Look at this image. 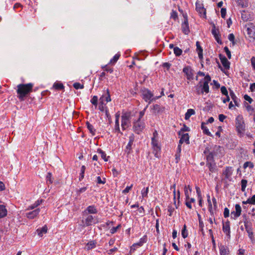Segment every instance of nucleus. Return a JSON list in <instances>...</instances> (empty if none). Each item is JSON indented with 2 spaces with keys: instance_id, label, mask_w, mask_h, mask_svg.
<instances>
[{
  "instance_id": "nucleus-1",
  "label": "nucleus",
  "mask_w": 255,
  "mask_h": 255,
  "mask_svg": "<svg viewBox=\"0 0 255 255\" xmlns=\"http://www.w3.org/2000/svg\"><path fill=\"white\" fill-rule=\"evenodd\" d=\"M33 84L32 83L20 84L17 85V97L20 101H23L25 97L29 94L32 90Z\"/></svg>"
},
{
  "instance_id": "nucleus-2",
  "label": "nucleus",
  "mask_w": 255,
  "mask_h": 255,
  "mask_svg": "<svg viewBox=\"0 0 255 255\" xmlns=\"http://www.w3.org/2000/svg\"><path fill=\"white\" fill-rule=\"evenodd\" d=\"M151 147L154 156L157 158H159L161 154V144L159 136L156 130L154 131L151 137Z\"/></svg>"
},
{
  "instance_id": "nucleus-3",
  "label": "nucleus",
  "mask_w": 255,
  "mask_h": 255,
  "mask_svg": "<svg viewBox=\"0 0 255 255\" xmlns=\"http://www.w3.org/2000/svg\"><path fill=\"white\" fill-rule=\"evenodd\" d=\"M179 11L180 12V14L178 17V19L179 22L181 23L182 31L184 34H188L190 32V29L187 14L186 13H184L179 8Z\"/></svg>"
},
{
  "instance_id": "nucleus-4",
  "label": "nucleus",
  "mask_w": 255,
  "mask_h": 255,
  "mask_svg": "<svg viewBox=\"0 0 255 255\" xmlns=\"http://www.w3.org/2000/svg\"><path fill=\"white\" fill-rule=\"evenodd\" d=\"M236 127L238 132L243 136L246 130V126L242 116L239 115L236 119Z\"/></svg>"
},
{
  "instance_id": "nucleus-5",
  "label": "nucleus",
  "mask_w": 255,
  "mask_h": 255,
  "mask_svg": "<svg viewBox=\"0 0 255 255\" xmlns=\"http://www.w3.org/2000/svg\"><path fill=\"white\" fill-rule=\"evenodd\" d=\"M131 114L130 112H124L121 116V127L123 130H126L130 126Z\"/></svg>"
},
{
  "instance_id": "nucleus-6",
  "label": "nucleus",
  "mask_w": 255,
  "mask_h": 255,
  "mask_svg": "<svg viewBox=\"0 0 255 255\" xmlns=\"http://www.w3.org/2000/svg\"><path fill=\"white\" fill-rule=\"evenodd\" d=\"M161 96V95L154 97L152 92L147 89H144L142 91V98L145 102H148V104H150L151 101L159 99Z\"/></svg>"
},
{
  "instance_id": "nucleus-7",
  "label": "nucleus",
  "mask_w": 255,
  "mask_h": 255,
  "mask_svg": "<svg viewBox=\"0 0 255 255\" xmlns=\"http://www.w3.org/2000/svg\"><path fill=\"white\" fill-rule=\"evenodd\" d=\"M82 223L85 226H90L93 224L99 223L97 217L93 216L91 215H87L86 218L82 220Z\"/></svg>"
},
{
  "instance_id": "nucleus-8",
  "label": "nucleus",
  "mask_w": 255,
  "mask_h": 255,
  "mask_svg": "<svg viewBox=\"0 0 255 255\" xmlns=\"http://www.w3.org/2000/svg\"><path fill=\"white\" fill-rule=\"evenodd\" d=\"M145 128V123L141 120H137L133 123V129L137 134H140Z\"/></svg>"
},
{
  "instance_id": "nucleus-9",
  "label": "nucleus",
  "mask_w": 255,
  "mask_h": 255,
  "mask_svg": "<svg viewBox=\"0 0 255 255\" xmlns=\"http://www.w3.org/2000/svg\"><path fill=\"white\" fill-rule=\"evenodd\" d=\"M246 32L249 38L254 40L255 38V27L252 24L246 25Z\"/></svg>"
},
{
  "instance_id": "nucleus-10",
  "label": "nucleus",
  "mask_w": 255,
  "mask_h": 255,
  "mask_svg": "<svg viewBox=\"0 0 255 255\" xmlns=\"http://www.w3.org/2000/svg\"><path fill=\"white\" fill-rule=\"evenodd\" d=\"M196 10L198 12L200 16L205 18L206 16V9L204 7L203 4L200 1H197L196 2Z\"/></svg>"
},
{
  "instance_id": "nucleus-11",
  "label": "nucleus",
  "mask_w": 255,
  "mask_h": 255,
  "mask_svg": "<svg viewBox=\"0 0 255 255\" xmlns=\"http://www.w3.org/2000/svg\"><path fill=\"white\" fill-rule=\"evenodd\" d=\"M183 130H180L178 132V134L180 137L179 143L178 145V148L180 150V144L183 142L188 144L189 142V136L187 133L183 132Z\"/></svg>"
},
{
  "instance_id": "nucleus-12",
  "label": "nucleus",
  "mask_w": 255,
  "mask_h": 255,
  "mask_svg": "<svg viewBox=\"0 0 255 255\" xmlns=\"http://www.w3.org/2000/svg\"><path fill=\"white\" fill-rule=\"evenodd\" d=\"M183 72L188 80H193L194 78V71L190 66H186L183 69Z\"/></svg>"
},
{
  "instance_id": "nucleus-13",
  "label": "nucleus",
  "mask_w": 255,
  "mask_h": 255,
  "mask_svg": "<svg viewBox=\"0 0 255 255\" xmlns=\"http://www.w3.org/2000/svg\"><path fill=\"white\" fill-rule=\"evenodd\" d=\"M211 81V78L209 76L207 75L204 78V81L202 85L201 93H208L209 92V83Z\"/></svg>"
},
{
  "instance_id": "nucleus-14",
  "label": "nucleus",
  "mask_w": 255,
  "mask_h": 255,
  "mask_svg": "<svg viewBox=\"0 0 255 255\" xmlns=\"http://www.w3.org/2000/svg\"><path fill=\"white\" fill-rule=\"evenodd\" d=\"M40 211L39 208L36 209L32 211L27 212L25 214V217L29 219H33L38 216Z\"/></svg>"
},
{
  "instance_id": "nucleus-15",
  "label": "nucleus",
  "mask_w": 255,
  "mask_h": 255,
  "mask_svg": "<svg viewBox=\"0 0 255 255\" xmlns=\"http://www.w3.org/2000/svg\"><path fill=\"white\" fill-rule=\"evenodd\" d=\"M100 101L102 104H106L108 102L111 101V98L110 94V91L109 89H107L106 93L105 95H102V96L100 98Z\"/></svg>"
},
{
  "instance_id": "nucleus-16",
  "label": "nucleus",
  "mask_w": 255,
  "mask_h": 255,
  "mask_svg": "<svg viewBox=\"0 0 255 255\" xmlns=\"http://www.w3.org/2000/svg\"><path fill=\"white\" fill-rule=\"evenodd\" d=\"M233 169L231 167H227L225 170L223 172V176H225V178L230 180L231 179V176L233 173Z\"/></svg>"
},
{
  "instance_id": "nucleus-17",
  "label": "nucleus",
  "mask_w": 255,
  "mask_h": 255,
  "mask_svg": "<svg viewBox=\"0 0 255 255\" xmlns=\"http://www.w3.org/2000/svg\"><path fill=\"white\" fill-rule=\"evenodd\" d=\"M223 231L226 234L228 238L230 237V226L229 222L223 224Z\"/></svg>"
},
{
  "instance_id": "nucleus-18",
  "label": "nucleus",
  "mask_w": 255,
  "mask_h": 255,
  "mask_svg": "<svg viewBox=\"0 0 255 255\" xmlns=\"http://www.w3.org/2000/svg\"><path fill=\"white\" fill-rule=\"evenodd\" d=\"M220 255H229V248L226 246L221 245L219 246Z\"/></svg>"
},
{
  "instance_id": "nucleus-19",
  "label": "nucleus",
  "mask_w": 255,
  "mask_h": 255,
  "mask_svg": "<svg viewBox=\"0 0 255 255\" xmlns=\"http://www.w3.org/2000/svg\"><path fill=\"white\" fill-rule=\"evenodd\" d=\"M84 213H87L88 214H97L98 213V210L94 205L89 206L85 210Z\"/></svg>"
},
{
  "instance_id": "nucleus-20",
  "label": "nucleus",
  "mask_w": 255,
  "mask_h": 255,
  "mask_svg": "<svg viewBox=\"0 0 255 255\" xmlns=\"http://www.w3.org/2000/svg\"><path fill=\"white\" fill-rule=\"evenodd\" d=\"M212 33L214 35V37H215V38L216 40L217 41V42L218 43H219V44H221L222 43V41H221V39H220V37H219L218 30L217 29H216L214 27L212 30Z\"/></svg>"
},
{
  "instance_id": "nucleus-21",
  "label": "nucleus",
  "mask_w": 255,
  "mask_h": 255,
  "mask_svg": "<svg viewBox=\"0 0 255 255\" xmlns=\"http://www.w3.org/2000/svg\"><path fill=\"white\" fill-rule=\"evenodd\" d=\"M7 214V211L5 206L3 205H0V219L5 217Z\"/></svg>"
},
{
  "instance_id": "nucleus-22",
  "label": "nucleus",
  "mask_w": 255,
  "mask_h": 255,
  "mask_svg": "<svg viewBox=\"0 0 255 255\" xmlns=\"http://www.w3.org/2000/svg\"><path fill=\"white\" fill-rule=\"evenodd\" d=\"M42 200H38L36 201L33 204L28 206L26 210H33L34 209L39 206L42 203Z\"/></svg>"
},
{
  "instance_id": "nucleus-23",
  "label": "nucleus",
  "mask_w": 255,
  "mask_h": 255,
  "mask_svg": "<svg viewBox=\"0 0 255 255\" xmlns=\"http://www.w3.org/2000/svg\"><path fill=\"white\" fill-rule=\"evenodd\" d=\"M163 110V108L161 107L158 105L156 104V105H154L153 106L152 111H153V113L154 114H159L160 113H161V112H162Z\"/></svg>"
},
{
  "instance_id": "nucleus-24",
  "label": "nucleus",
  "mask_w": 255,
  "mask_h": 255,
  "mask_svg": "<svg viewBox=\"0 0 255 255\" xmlns=\"http://www.w3.org/2000/svg\"><path fill=\"white\" fill-rule=\"evenodd\" d=\"M195 114V111L194 110L192 109H189L187 110V112L185 114V119L186 120H188L190 119L191 116L194 115Z\"/></svg>"
},
{
  "instance_id": "nucleus-25",
  "label": "nucleus",
  "mask_w": 255,
  "mask_h": 255,
  "mask_svg": "<svg viewBox=\"0 0 255 255\" xmlns=\"http://www.w3.org/2000/svg\"><path fill=\"white\" fill-rule=\"evenodd\" d=\"M97 152L101 155L102 158L105 161H108L109 156H107L106 153H105V151H104L100 148H98L97 150Z\"/></svg>"
},
{
  "instance_id": "nucleus-26",
  "label": "nucleus",
  "mask_w": 255,
  "mask_h": 255,
  "mask_svg": "<svg viewBox=\"0 0 255 255\" xmlns=\"http://www.w3.org/2000/svg\"><path fill=\"white\" fill-rule=\"evenodd\" d=\"M113 132L116 133L122 134V132L121 131V130H120L119 121H115L114 128H113Z\"/></svg>"
},
{
  "instance_id": "nucleus-27",
  "label": "nucleus",
  "mask_w": 255,
  "mask_h": 255,
  "mask_svg": "<svg viewBox=\"0 0 255 255\" xmlns=\"http://www.w3.org/2000/svg\"><path fill=\"white\" fill-rule=\"evenodd\" d=\"M246 231L248 234L249 237L250 238L252 243L255 241L253 235V232L252 228H249L248 226H245Z\"/></svg>"
},
{
  "instance_id": "nucleus-28",
  "label": "nucleus",
  "mask_w": 255,
  "mask_h": 255,
  "mask_svg": "<svg viewBox=\"0 0 255 255\" xmlns=\"http://www.w3.org/2000/svg\"><path fill=\"white\" fill-rule=\"evenodd\" d=\"M196 45L197 46V51L198 52L199 58L201 59L203 58V54H202L203 50L200 45L199 42L197 41L196 43Z\"/></svg>"
},
{
  "instance_id": "nucleus-29",
  "label": "nucleus",
  "mask_w": 255,
  "mask_h": 255,
  "mask_svg": "<svg viewBox=\"0 0 255 255\" xmlns=\"http://www.w3.org/2000/svg\"><path fill=\"white\" fill-rule=\"evenodd\" d=\"M87 128L89 130L90 132L93 135H95L96 129L94 128L93 126L90 124L88 122L86 123Z\"/></svg>"
},
{
  "instance_id": "nucleus-30",
  "label": "nucleus",
  "mask_w": 255,
  "mask_h": 255,
  "mask_svg": "<svg viewBox=\"0 0 255 255\" xmlns=\"http://www.w3.org/2000/svg\"><path fill=\"white\" fill-rule=\"evenodd\" d=\"M96 242L94 241H92L88 242L86 244V249L87 250H90L92 249H94L96 247Z\"/></svg>"
},
{
  "instance_id": "nucleus-31",
  "label": "nucleus",
  "mask_w": 255,
  "mask_h": 255,
  "mask_svg": "<svg viewBox=\"0 0 255 255\" xmlns=\"http://www.w3.org/2000/svg\"><path fill=\"white\" fill-rule=\"evenodd\" d=\"M47 228L46 226H44L42 228H41L40 229H38L37 230L38 235L40 237H42L43 236V234H45L47 232Z\"/></svg>"
},
{
  "instance_id": "nucleus-32",
  "label": "nucleus",
  "mask_w": 255,
  "mask_h": 255,
  "mask_svg": "<svg viewBox=\"0 0 255 255\" xmlns=\"http://www.w3.org/2000/svg\"><path fill=\"white\" fill-rule=\"evenodd\" d=\"M121 54L120 53H117L110 61V64L114 65L117 61L119 60Z\"/></svg>"
},
{
  "instance_id": "nucleus-33",
  "label": "nucleus",
  "mask_w": 255,
  "mask_h": 255,
  "mask_svg": "<svg viewBox=\"0 0 255 255\" xmlns=\"http://www.w3.org/2000/svg\"><path fill=\"white\" fill-rule=\"evenodd\" d=\"M221 62L225 69H228L230 68V62L226 58L222 59Z\"/></svg>"
},
{
  "instance_id": "nucleus-34",
  "label": "nucleus",
  "mask_w": 255,
  "mask_h": 255,
  "mask_svg": "<svg viewBox=\"0 0 255 255\" xmlns=\"http://www.w3.org/2000/svg\"><path fill=\"white\" fill-rule=\"evenodd\" d=\"M201 128L203 130V131L205 134H206L208 135H211V132L209 131L207 127L205 126V123H202Z\"/></svg>"
},
{
  "instance_id": "nucleus-35",
  "label": "nucleus",
  "mask_w": 255,
  "mask_h": 255,
  "mask_svg": "<svg viewBox=\"0 0 255 255\" xmlns=\"http://www.w3.org/2000/svg\"><path fill=\"white\" fill-rule=\"evenodd\" d=\"M53 88L58 90L63 89L64 87L62 83L56 82L53 85Z\"/></svg>"
},
{
  "instance_id": "nucleus-36",
  "label": "nucleus",
  "mask_w": 255,
  "mask_h": 255,
  "mask_svg": "<svg viewBox=\"0 0 255 255\" xmlns=\"http://www.w3.org/2000/svg\"><path fill=\"white\" fill-rule=\"evenodd\" d=\"M191 188L189 186H188V187L185 186L184 193H185V195L186 199H189V195H190V193H191Z\"/></svg>"
},
{
  "instance_id": "nucleus-37",
  "label": "nucleus",
  "mask_w": 255,
  "mask_h": 255,
  "mask_svg": "<svg viewBox=\"0 0 255 255\" xmlns=\"http://www.w3.org/2000/svg\"><path fill=\"white\" fill-rule=\"evenodd\" d=\"M86 169V167L84 165H82L81 168V172L80 174V176L79 177V179L80 181H81L84 177V173Z\"/></svg>"
},
{
  "instance_id": "nucleus-38",
  "label": "nucleus",
  "mask_w": 255,
  "mask_h": 255,
  "mask_svg": "<svg viewBox=\"0 0 255 255\" xmlns=\"http://www.w3.org/2000/svg\"><path fill=\"white\" fill-rule=\"evenodd\" d=\"M248 167L251 169H253L254 167V163L251 161H247L245 162L243 165L244 168L246 169Z\"/></svg>"
},
{
  "instance_id": "nucleus-39",
  "label": "nucleus",
  "mask_w": 255,
  "mask_h": 255,
  "mask_svg": "<svg viewBox=\"0 0 255 255\" xmlns=\"http://www.w3.org/2000/svg\"><path fill=\"white\" fill-rule=\"evenodd\" d=\"M148 193V187H147L145 188H143L141 191V196L142 198H144L147 197V194Z\"/></svg>"
},
{
  "instance_id": "nucleus-40",
  "label": "nucleus",
  "mask_w": 255,
  "mask_h": 255,
  "mask_svg": "<svg viewBox=\"0 0 255 255\" xmlns=\"http://www.w3.org/2000/svg\"><path fill=\"white\" fill-rule=\"evenodd\" d=\"M46 182L47 183L51 184L53 182L52 175L51 173L48 172L46 175Z\"/></svg>"
},
{
  "instance_id": "nucleus-41",
  "label": "nucleus",
  "mask_w": 255,
  "mask_h": 255,
  "mask_svg": "<svg viewBox=\"0 0 255 255\" xmlns=\"http://www.w3.org/2000/svg\"><path fill=\"white\" fill-rule=\"evenodd\" d=\"M245 105L246 110L249 113L250 115H252L254 111V109L252 106H251L250 105H249V104H248L247 103L245 104Z\"/></svg>"
},
{
  "instance_id": "nucleus-42",
  "label": "nucleus",
  "mask_w": 255,
  "mask_h": 255,
  "mask_svg": "<svg viewBox=\"0 0 255 255\" xmlns=\"http://www.w3.org/2000/svg\"><path fill=\"white\" fill-rule=\"evenodd\" d=\"M181 235L183 238H185L188 236V234L186 230V227L185 225H184V227L181 231Z\"/></svg>"
},
{
  "instance_id": "nucleus-43",
  "label": "nucleus",
  "mask_w": 255,
  "mask_h": 255,
  "mask_svg": "<svg viewBox=\"0 0 255 255\" xmlns=\"http://www.w3.org/2000/svg\"><path fill=\"white\" fill-rule=\"evenodd\" d=\"M90 101L96 107L98 105V97L97 96H93Z\"/></svg>"
},
{
  "instance_id": "nucleus-44",
  "label": "nucleus",
  "mask_w": 255,
  "mask_h": 255,
  "mask_svg": "<svg viewBox=\"0 0 255 255\" xmlns=\"http://www.w3.org/2000/svg\"><path fill=\"white\" fill-rule=\"evenodd\" d=\"M207 165L208 166L209 170L212 172H215L216 170V166L215 164H212L211 163L208 162Z\"/></svg>"
},
{
  "instance_id": "nucleus-45",
  "label": "nucleus",
  "mask_w": 255,
  "mask_h": 255,
  "mask_svg": "<svg viewBox=\"0 0 255 255\" xmlns=\"http://www.w3.org/2000/svg\"><path fill=\"white\" fill-rule=\"evenodd\" d=\"M247 185V181L245 179H243L241 181V186L242 191H245Z\"/></svg>"
},
{
  "instance_id": "nucleus-46",
  "label": "nucleus",
  "mask_w": 255,
  "mask_h": 255,
  "mask_svg": "<svg viewBox=\"0 0 255 255\" xmlns=\"http://www.w3.org/2000/svg\"><path fill=\"white\" fill-rule=\"evenodd\" d=\"M138 212L140 216L142 217L145 215V211L142 206H141L138 208Z\"/></svg>"
},
{
  "instance_id": "nucleus-47",
  "label": "nucleus",
  "mask_w": 255,
  "mask_h": 255,
  "mask_svg": "<svg viewBox=\"0 0 255 255\" xmlns=\"http://www.w3.org/2000/svg\"><path fill=\"white\" fill-rule=\"evenodd\" d=\"M73 87L76 89H82L84 88L83 85L79 83H75L73 84Z\"/></svg>"
},
{
  "instance_id": "nucleus-48",
  "label": "nucleus",
  "mask_w": 255,
  "mask_h": 255,
  "mask_svg": "<svg viewBox=\"0 0 255 255\" xmlns=\"http://www.w3.org/2000/svg\"><path fill=\"white\" fill-rule=\"evenodd\" d=\"M235 210L237 214H239L240 215L241 214L242 209L239 204H236L235 205Z\"/></svg>"
},
{
  "instance_id": "nucleus-49",
  "label": "nucleus",
  "mask_w": 255,
  "mask_h": 255,
  "mask_svg": "<svg viewBox=\"0 0 255 255\" xmlns=\"http://www.w3.org/2000/svg\"><path fill=\"white\" fill-rule=\"evenodd\" d=\"M121 227V225L119 224L118 226H117V227H113L111 230H110V232L111 234H115V233L117 232V230L120 228V227Z\"/></svg>"
},
{
  "instance_id": "nucleus-50",
  "label": "nucleus",
  "mask_w": 255,
  "mask_h": 255,
  "mask_svg": "<svg viewBox=\"0 0 255 255\" xmlns=\"http://www.w3.org/2000/svg\"><path fill=\"white\" fill-rule=\"evenodd\" d=\"M224 49V51L226 52L228 57L229 59H231V52L229 50V48L227 47H225Z\"/></svg>"
},
{
  "instance_id": "nucleus-51",
  "label": "nucleus",
  "mask_w": 255,
  "mask_h": 255,
  "mask_svg": "<svg viewBox=\"0 0 255 255\" xmlns=\"http://www.w3.org/2000/svg\"><path fill=\"white\" fill-rule=\"evenodd\" d=\"M231 218L234 219H236L238 218L240 215L239 214L236 213V211H233L231 212Z\"/></svg>"
},
{
  "instance_id": "nucleus-52",
  "label": "nucleus",
  "mask_w": 255,
  "mask_h": 255,
  "mask_svg": "<svg viewBox=\"0 0 255 255\" xmlns=\"http://www.w3.org/2000/svg\"><path fill=\"white\" fill-rule=\"evenodd\" d=\"M229 214H230V211H229V209L227 208H225L224 209V216L225 218H227L229 216Z\"/></svg>"
},
{
  "instance_id": "nucleus-53",
  "label": "nucleus",
  "mask_w": 255,
  "mask_h": 255,
  "mask_svg": "<svg viewBox=\"0 0 255 255\" xmlns=\"http://www.w3.org/2000/svg\"><path fill=\"white\" fill-rule=\"evenodd\" d=\"M87 187H84L81 188L79 189H78L77 190V191H76L77 193L78 194H80L81 193L85 192L86 190H87Z\"/></svg>"
},
{
  "instance_id": "nucleus-54",
  "label": "nucleus",
  "mask_w": 255,
  "mask_h": 255,
  "mask_svg": "<svg viewBox=\"0 0 255 255\" xmlns=\"http://www.w3.org/2000/svg\"><path fill=\"white\" fill-rule=\"evenodd\" d=\"M97 181L98 184H105L106 182L105 179L104 178L103 180H102L100 176H98L97 177Z\"/></svg>"
},
{
  "instance_id": "nucleus-55",
  "label": "nucleus",
  "mask_w": 255,
  "mask_h": 255,
  "mask_svg": "<svg viewBox=\"0 0 255 255\" xmlns=\"http://www.w3.org/2000/svg\"><path fill=\"white\" fill-rule=\"evenodd\" d=\"M147 107H148V105L145 107V108L143 110H142L139 112V117L137 120H141V119L143 117V116H144V115L145 114V111Z\"/></svg>"
},
{
  "instance_id": "nucleus-56",
  "label": "nucleus",
  "mask_w": 255,
  "mask_h": 255,
  "mask_svg": "<svg viewBox=\"0 0 255 255\" xmlns=\"http://www.w3.org/2000/svg\"><path fill=\"white\" fill-rule=\"evenodd\" d=\"M221 91L223 95H224L226 96H228V91L225 87L222 86L221 88Z\"/></svg>"
},
{
  "instance_id": "nucleus-57",
  "label": "nucleus",
  "mask_w": 255,
  "mask_h": 255,
  "mask_svg": "<svg viewBox=\"0 0 255 255\" xmlns=\"http://www.w3.org/2000/svg\"><path fill=\"white\" fill-rule=\"evenodd\" d=\"M174 209L172 208L171 207L168 206L167 209V215L169 216H171L172 213L173 212Z\"/></svg>"
},
{
  "instance_id": "nucleus-58",
  "label": "nucleus",
  "mask_w": 255,
  "mask_h": 255,
  "mask_svg": "<svg viewBox=\"0 0 255 255\" xmlns=\"http://www.w3.org/2000/svg\"><path fill=\"white\" fill-rule=\"evenodd\" d=\"M132 184H131L130 186H127L123 191V194H127L128 193L129 190L132 188Z\"/></svg>"
},
{
  "instance_id": "nucleus-59",
  "label": "nucleus",
  "mask_w": 255,
  "mask_h": 255,
  "mask_svg": "<svg viewBox=\"0 0 255 255\" xmlns=\"http://www.w3.org/2000/svg\"><path fill=\"white\" fill-rule=\"evenodd\" d=\"M228 39L230 41H232L234 44L235 36L233 33H231L228 36Z\"/></svg>"
},
{
  "instance_id": "nucleus-60",
  "label": "nucleus",
  "mask_w": 255,
  "mask_h": 255,
  "mask_svg": "<svg viewBox=\"0 0 255 255\" xmlns=\"http://www.w3.org/2000/svg\"><path fill=\"white\" fill-rule=\"evenodd\" d=\"M162 66L167 70H168L171 66V64L169 62H165L162 64Z\"/></svg>"
},
{
  "instance_id": "nucleus-61",
  "label": "nucleus",
  "mask_w": 255,
  "mask_h": 255,
  "mask_svg": "<svg viewBox=\"0 0 255 255\" xmlns=\"http://www.w3.org/2000/svg\"><path fill=\"white\" fill-rule=\"evenodd\" d=\"M104 69L105 71L110 73H112L113 72V68H110L109 67V66H108L107 65L105 66L104 67Z\"/></svg>"
},
{
  "instance_id": "nucleus-62",
  "label": "nucleus",
  "mask_w": 255,
  "mask_h": 255,
  "mask_svg": "<svg viewBox=\"0 0 255 255\" xmlns=\"http://www.w3.org/2000/svg\"><path fill=\"white\" fill-rule=\"evenodd\" d=\"M244 99L245 100L248 101L250 103H251L253 101L252 99L247 95H245L244 96Z\"/></svg>"
},
{
  "instance_id": "nucleus-63",
  "label": "nucleus",
  "mask_w": 255,
  "mask_h": 255,
  "mask_svg": "<svg viewBox=\"0 0 255 255\" xmlns=\"http://www.w3.org/2000/svg\"><path fill=\"white\" fill-rule=\"evenodd\" d=\"M249 200L250 201V204L255 205V195H253L251 198L249 199Z\"/></svg>"
},
{
  "instance_id": "nucleus-64",
  "label": "nucleus",
  "mask_w": 255,
  "mask_h": 255,
  "mask_svg": "<svg viewBox=\"0 0 255 255\" xmlns=\"http://www.w3.org/2000/svg\"><path fill=\"white\" fill-rule=\"evenodd\" d=\"M251 61L252 65L253 68L255 70V57H253L251 58Z\"/></svg>"
}]
</instances>
